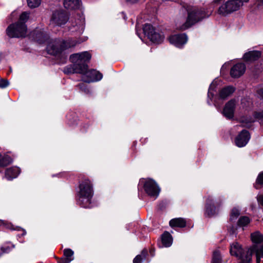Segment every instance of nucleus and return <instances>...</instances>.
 Here are the masks:
<instances>
[{"label": "nucleus", "instance_id": "f3484780", "mask_svg": "<svg viewBox=\"0 0 263 263\" xmlns=\"http://www.w3.org/2000/svg\"><path fill=\"white\" fill-rule=\"evenodd\" d=\"M246 70V66L243 63H237L231 68V75L233 78H238L242 75Z\"/></svg>", "mask_w": 263, "mask_h": 263}, {"label": "nucleus", "instance_id": "aec40b11", "mask_svg": "<svg viewBox=\"0 0 263 263\" xmlns=\"http://www.w3.org/2000/svg\"><path fill=\"white\" fill-rule=\"evenodd\" d=\"M65 258L59 259V263H70L74 259V252L70 249H65L63 251Z\"/></svg>", "mask_w": 263, "mask_h": 263}, {"label": "nucleus", "instance_id": "a878e982", "mask_svg": "<svg viewBox=\"0 0 263 263\" xmlns=\"http://www.w3.org/2000/svg\"><path fill=\"white\" fill-rule=\"evenodd\" d=\"M251 239L254 244H259L263 242V234L259 231H256L251 234Z\"/></svg>", "mask_w": 263, "mask_h": 263}, {"label": "nucleus", "instance_id": "dca6fc26", "mask_svg": "<svg viewBox=\"0 0 263 263\" xmlns=\"http://www.w3.org/2000/svg\"><path fill=\"white\" fill-rule=\"evenodd\" d=\"M218 80H216V79H215V80H214L212 82V83H211V84L210 85V86L209 87V91H208V100H207L208 103L209 105H211L212 102H213V99H214L213 103L215 106H217L218 103L216 100L217 97H216L214 98V92L216 91V87L218 84Z\"/></svg>", "mask_w": 263, "mask_h": 263}, {"label": "nucleus", "instance_id": "c9c22d12", "mask_svg": "<svg viewBox=\"0 0 263 263\" xmlns=\"http://www.w3.org/2000/svg\"><path fill=\"white\" fill-rule=\"evenodd\" d=\"M9 84V81L6 79H2L0 80V88H4Z\"/></svg>", "mask_w": 263, "mask_h": 263}, {"label": "nucleus", "instance_id": "7ed1b4c3", "mask_svg": "<svg viewBox=\"0 0 263 263\" xmlns=\"http://www.w3.org/2000/svg\"><path fill=\"white\" fill-rule=\"evenodd\" d=\"M79 188L77 194L78 204L84 208H91L93 190L91 182L87 179L84 180L80 183Z\"/></svg>", "mask_w": 263, "mask_h": 263}, {"label": "nucleus", "instance_id": "9d476101", "mask_svg": "<svg viewBox=\"0 0 263 263\" xmlns=\"http://www.w3.org/2000/svg\"><path fill=\"white\" fill-rule=\"evenodd\" d=\"M69 20L68 14L63 10H57L53 12L51 22L55 26L65 25Z\"/></svg>", "mask_w": 263, "mask_h": 263}, {"label": "nucleus", "instance_id": "1a4fd4ad", "mask_svg": "<svg viewBox=\"0 0 263 263\" xmlns=\"http://www.w3.org/2000/svg\"><path fill=\"white\" fill-rule=\"evenodd\" d=\"M140 183L143 185L145 191L148 196L154 199L158 196L160 189L153 180H140Z\"/></svg>", "mask_w": 263, "mask_h": 263}, {"label": "nucleus", "instance_id": "393cba45", "mask_svg": "<svg viewBox=\"0 0 263 263\" xmlns=\"http://www.w3.org/2000/svg\"><path fill=\"white\" fill-rule=\"evenodd\" d=\"M186 220L182 218H174L170 221V225L171 227L183 228L186 226Z\"/></svg>", "mask_w": 263, "mask_h": 263}, {"label": "nucleus", "instance_id": "0eeeda50", "mask_svg": "<svg viewBox=\"0 0 263 263\" xmlns=\"http://www.w3.org/2000/svg\"><path fill=\"white\" fill-rule=\"evenodd\" d=\"M143 29L144 34L152 42L160 44L163 42L164 35L159 29L154 28L150 24H145Z\"/></svg>", "mask_w": 263, "mask_h": 263}, {"label": "nucleus", "instance_id": "c756f323", "mask_svg": "<svg viewBox=\"0 0 263 263\" xmlns=\"http://www.w3.org/2000/svg\"><path fill=\"white\" fill-rule=\"evenodd\" d=\"M256 263H260L261 259L263 261V245L259 248H256Z\"/></svg>", "mask_w": 263, "mask_h": 263}, {"label": "nucleus", "instance_id": "f03ea898", "mask_svg": "<svg viewBox=\"0 0 263 263\" xmlns=\"http://www.w3.org/2000/svg\"><path fill=\"white\" fill-rule=\"evenodd\" d=\"M91 57V54L88 51L71 55L70 60L72 64L65 67L64 72L66 74L83 73L86 68V63L89 61Z\"/></svg>", "mask_w": 263, "mask_h": 263}, {"label": "nucleus", "instance_id": "a19ab883", "mask_svg": "<svg viewBox=\"0 0 263 263\" xmlns=\"http://www.w3.org/2000/svg\"><path fill=\"white\" fill-rule=\"evenodd\" d=\"M12 229L14 230H17L18 231H22V233L21 234L22 236H24L26 234V231H25V230H24L20 227H17L16 228H12Z\"/></svg>", "mask_w": 263, "mask_h": 263}, {"label": "nucleus", "instance_id": "5701e85b", "mask_svg": "<svg viewBox=\"0 0 263 263\" xmlns=\"http://www.w3.org/2000/svg\"><path fill=\"white\" fill-rule=\"evenodd\" d=\"M64 7L68 10L77 9L80 7V0H64Z\"/></svg>", "mask_w": 263, "mask_h": 263}, {"label": "nucleus", "instance_id": "2eb2a0df", "mask_svg": "<svg viewBox=\"0 0 263 263\" xmlns=\"http://www.w3.org/2000/svg\"><path fill=\"white\" fill-rule=\"evenodd\" d=\"M250 138L249 132L246 130H242L236 137L235 144L239 147L245 146L248 142Z\"/></svg>", "mask_w": 263, "mask_h": 263}, {"label": "nucleus", "instance_id": "6ab92c4d", "mask_svg": "<svg viewBox=\"0 0 263 263\" xmlns=\"http://www.w3.org/2000/svg\"><path fill=\"white\" fill-rule=\"evenodd\" d=\"M261 55V52L257 50L250 51L243 55V59L247 62H252L258 59Z\"/></svg>", "mask_w": 263, "mask_h": 263}, {"label": "nucleus", "instance_id": "7c9ffc66", "mask_svg": "<svg viewBox=\"0 0 263 263\" xmlns=\"http://www.w3.org/2000/svg\"><path fill=\"white\" fill-rule=\"evenodd\" d=\"M263 185V172L260 173L256 179L254 186L256 189H259Z\"/></svg>", "mask_w": 263, "mask_h": 263}, {"label": "nucleus", "instance_id": "ddd939ff", "mask_svg": "<svg viewBox=\"0 0 263 263\" xmlns=\"http://www.w3.org/2000/svg\"><path fill=\"white\" fill-rule=\"evenodd\" d=\"M169 41L171 44L178 48H181L186 43L187 37L185 34H178L171 35L169 37Z\"/></svg>", "mask_w": 263, "mask_h": 263}, {"label": "nucleus", "instance_id": "58836bf2", "mask_svg": "<svg viewBox=\"0 0 263 263\" xmlns=\"http://www.w3.org/2000/svg\"><path fill=\"white\" fill-rule=\"evenodd\" d=\"M13 247H10L9 246H4L2 247L1 249L3 253H8Z\"/></svg>", "mask_w": 263, "mask_h": 263}, {"label": "nucleus", "instance_id": "bb28decb", "mask_svg": "<svg viewBox=\"0 0 263 263\" xmlns=\"http://www.w3.org/2000/svg\"><path fill=\"white\" fill-rule=\"evenodd\" d=\"M240 215V210L237 208H234L231 212L230 220L231 222H235L238 217Z\"/></svg>", "mask_w": 263, "mask_h": 263}, {"label": "nucleus", "instance_id": "ea45409f", "mask_svg": "<svg viewBox=\"0 0 263 263\" xmlns=\"http://www.w3.org/2000/svg\"><path fill=\"white\" fill-rule=\"evenodd\" d=\"M257 200L259 204L263 206V194L258 195Z\"/></svg>", "mask_w": 263, "mask_h": 263}, {"label": "nucleus", "instance_id": "4be33fe9", "mask_svg": "<svg viewBox=\"0 0 263 263\" xmlns=\"http://www.w3.org/2000/svg\"><path fill=\"white\" fill-rule=\"evenodd\" d=\"M235 90L232 86H227L222 89L219 93L217 98L219 99L224 100L229 96H230Z\"/></svg>", "mask_w": 263, "mask_h": 263}, {"label": "nucleus", "instance_id": "b1692460", "mask_svg": "<svg viewBox=\"0 0 263 263\" xmlns=\"http://www.w3.org/2000/svg\"><path fill=\"white\" fill-rule=\"evenodd\" d=\"M161 241L163 247H169L172 244V237L168 232H165L162 235Z\"/></svg>", "mask_w": 263, "mask_h": 263}, {"label": "nucleus", "instance_id": "72a5a7b5", "mask_svg": "<svg viewBox=\"0 0 263 263\" xmlns=\"http://www.w3.org/2000/svg\"><path fill=\"white\" fill-rule=\"evenodd\" d=\"M27 3L29 7L35 8L40 5L41 0H27Z\"/></svg>", "mask_w": 263, "mask_h": 263}, {"label": "nucleus", "instance_id": "e433bc0d", "mask_svg": "<svg viewBox=\"0 0 263 263\" xmlns=\"http://www.w3.org/2000/svg\"><path fill=\"white\" fill-rule=\"evenodd\" d=\"M45 35L42 32H40V33L36 34L35 39L37 42L41 43L43 42L44 41L42 39H40V37L44 36Z\"/></svg>", "mask_w": 263, "mask_h": 263}, {"label": "nucleus", "instance_id": "f8f14e48", "mask_svg": "<svg viewBox=\"0 0 263 263\" xmlns=\"http://www.w3.org/2000/svg\"><path fill=\"white\" fill-rule=\"evenodd\" d=\"M221 201L215 199L212 196H209L206 199L205 214L211 216L214 215L216 211V207L220 205Z\"/></svg>", "mask_w": 263, "mask_h": 263}, {"label": "nucleus", "instance_id": "473e14b6", "mask_svg": "<svg viewBox=\"0 0 263 263\" xmlns=\"http://www.w3.org/2000/svg\"><path fill=\"white\" fill-rule=\"evenodd\" d=\"M29 13L27 12H23L20 16V19L18 22H21V23L25 24L26 22L29 18Z\"/></svg>", "mask_w": 263, "mask_h": 263}, {"label": "nucleus", "instance_id": "412c9836", "mask_svg": "<svg viewBox=\"0 0 263 263\" xmlns=\"http://www.w3.org/2000/svg\"><path fill=\"white\" fill-rule=\"evenodd\" d=\"M20 173V170L17 167H12L7 169L5 173L6 178L11 180L17 177L18 174Z\"/></svg>", "mask_w": 263, "mask_h": 263}, {"label": "nucleus", "instance_id": "4468645a", "mask_svg": "<svg viewBox=\"0 0 263 263\" xmlns=\"http://www.w3.org/2000/svg\"><path fill=\"white\" fill-rule=\"evenodd\" d=\"M236 105L235 100H231L224 106L222 111L223 115L227 119H231L234 117V114Z\"/></svg>", "mask_w": 263, "mask_h": 263}, {"label": "nucleus", "instance_id": "a18cd8bd", "mask_svg": "<svg viewBox=\"0 0 263 263\" xmlns=\"http://www.w3.org/2000/svg\"><path fill=\"white\" fill-rule=\"evenodd\" d=\"M254 121V120L253 119H250L248 121H247V122L248 123H251V122H253Z\"/></svg>", "mask_w": 263, "mask_h": 263}, {"label": "nucleus", "instance_id": "6e6552de", "mask_svg": "<svg viewBox=\"0 0 263 263\" xmlns=\"http://www.w3.org/2000/svg\"><path fill=\"white\" fill-rule=\"evenodd\" d=\"M27 26L26 24L21 22L10 25L7 29L8 35L11 37H24L27 33Z\"/></svg>", "mask_w": 263, "mask_h": 263}, {"label": "nucleus", "instance_id": "423d86ee", "mask_svg": "<svg viewBox=\"0 0 263 263\" xmlns=\"http://www.w3.org/2000/svg\"><path fill=\"white\" fill-rule=\"evenodd\" d=\"M254 252H256L255 245L247 250H243L237 242H234L230 245V254L240 259V263H251L252 256Z\"/></svg>", "mask_w": 263, "mask_h": 263}, {"label": "nucleus", "instance_id": "9b49d317", "mask_svg": "<svg viewBox=\"0 0 263 263\" xmlns=\"http://www.w3.org/2000/svg\"><path fill=\"white\" fill-rule=\"evenodd\" d=\"M88 66L86 64V68L82 74L83 80L87 83L96 82L100 81L102 78V74L100 72L94 70L90 69L88 70Z\"/></svg>", "mask_w": 263, "mask_h": 263}, {"label": "nucleus", "instance_id": "49530a36", "mask_svg": "<svg viewBox=\"0 0 263 263\" xmlns=\"http://www.w3.org/2000/svg\"><path fill=\"white\" fill-rule=\"evenodd\" d=\"M3 224H4V222L2 220H0V226H1Z\"/></svg>", "mask_w": 263, "mask_h": 263}, {"label": "nucleus", "instance_id": "79ce46f5", "mask_svg": "<svg viewBox=\"0 0 263 263\" xmlns=\"http://www.w3.org/2000/svg\"><path fill=\"white\" fill-rule=\"evenodd\" d=\"M84 85L85 84L84 83H82V84H80L79 85V86L80 87V88L84 91L85 92V93H89V90L88 89V88H86L85 87H84Z\"/></svg>", "mask_w": 263, "mask_h": 263}, {"label": "nucleus", "instance_id": "f257e3e1", "mask_svg": "<svg viewBox=\"0 0 263 263\" xmlns=\"http://www.w3.org/2000/svg\"><path fill=\"white\" fill-rule=\"evenodd\" d=\"M211 14V12L204 8L182 2L175 21L176 28L180 30L187 29L202 19L209 17Z\"/></svg>", "mask_w": 263, "mask_h": 263}, {"label": "nucleus", "instance_id": "20e7f679", "mask_svg": "<svg viewBox=\"0 0 263 263\" xmlns=\"http://www.w3.org/2000/svg\"><path fill=\"white\" fill-rule=\"evenodd\" d=\"M76 40L69 39L65 41L60 39L51 40L49 41L47 47V50L49 54L58 56L61 54L65 49L75 46L77 44L86 40Z\"/></svg>", "mask_w": 263, "mask_h": 263}, {"label": "nucleus", "instance_id": "f704fd0d", "mask_svg": "<svg viewBox=\"0 0 263 263\" xmlns=\"http://www.w3.org/2000/svg\"><path fill=\"white\" fill-rule=\"evenodd\" d=\"M254 118L257 119L261 124H263V111L255 112Z\"/></svg>", "mask_w": 263, "mask_h": 263}, {"label": "nucleus", "instance_id": "c03bdc74", "mask_svg": "<svg viewBox=\"0 0 263 263\" xmlns=\"http://www.w3.org/2000/svg\"><path fill=\"white\" fill-rule=\"evenodd\" d=\"M228 64L225 63L224 65H222L221 67V70H224V69H226L227 68V65Z\"/></svg>", "mask_w": 263, "mask_h": 263}, {"label": "nucleus", "instance_id": "4c0bfd02", "mask_svg": "<svg viewBox=\"0 0 263 263\" xmlns=\"http://www.w3.org/2000/svg\"><path fill=\"white\" fill-rule=\"evenodd\" d=\"M257 93L259 97H260L261 99H263V87H262L260 86L257 88Z\"/></svg>", "mask_w": 263, "mask_h": 263}, {"label": "nucleus", "instance_id": "2f4dec72", "mask_svg": "<svg viewBox=\"0 0 263 263\" xmlns=\"http://www.w3.org/2000/svg\"><path fill=\"white\" fill-rule=\"evenodd\" d=\"M212 263H221V256L219 251L213 252Z\"/></svg>", "mask_w": 263, "mask_h": 263}, {"label": "nucleus", "instance_id": "a211bd4d", "mask_svg": "<svg viewBox=\"0 0 263 263\" xmlns=\"http://www.w3.org/2000/svg\"><path fill=\"white\" fill-rule=\"evenodd\" d=\"M84 29V18L80 16L75 24H72V27H70L71 32H77L78 34H81Z\"/></svg>", "mask_w": 263, "mask_h": 263}, {"label": "nucleus", "instance_id": "37998d69", "mask_svg": "<svg viewBox=\"0 0 263 263\" xmlns=\"http://www.w3.org/2000/svg\"><path fill=\"white\" fill-rule=\"evenodd\" d=\"M140 0H126V2L129 4H134L138 3Z\"/></svg>", "mask_w": 263, "mask_h": 263}, {"label": "nucleus", "instance_id": "39448f33", "mask_svg": "<svg viewBox=\"0 0 263 263\" xmlns=\"http://www.w3.org/2000/svg\"><path fill=\"white\" fill-rule=\"evenodd\" d=\"M249 0H214L215 4L219 5L218 13L226 16L238 10L245 3Z\"/></svg>", "mask_w": 263, "mask_h": 263}, {"label": "nucleus", "instance_id": "cd10ccee", "mask_svg": "<svg viewBox=\"0 0 263 263\" xmlns=\"http://www.w3.org/2000/svg\"><path fill=\"white\" fill-rule=\"evenodd\" d=\"M147 255V251L145 250H143L140 254L137 255L134 259L133 263H141L143 260L146 259Z\"/></svg>", "mask_w": 263, "mask_h": 263}, {"label": "nucleus", "instance_id": "c85d7f7f", "mask_svg": "<svg viewBox=\"0 0 263 263\" xmlns=\"http://www.w3.org/2000/svg\"><path fill=\"white\" fill-rule=\"evenodd\" d=\"M250 219L247 216H241L238 221V224L240 227H246L250 223Z\"/></svg>", "mask_w": 263, "mask_h": 263}]
</instances>
